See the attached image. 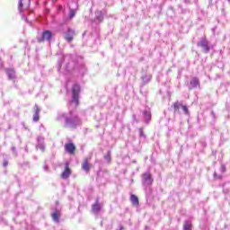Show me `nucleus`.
Returning <instances> with one entry per match:
<instances>
[{
    "label": "nucleus",
    "mask_w": 230,
    "mask_h": 230,
    "mask_svg": "<svg viewBox=\"0 0 230 230\" xmlns=\"http://www.w3.org/2000/svg\"><path fill=\"white\" fill-rule=\"evenodd\" d=\"M193 229V225L190 221H185L183 224V230H191Z\"/></svg>",
    "instance_id": "14"
},
{
    "label": "nucleus",
    "mask_w": 230,
    "mask_h": 230,
    "mask_svg": "<svg viewBox=\"0 0 230 230\" xmlns=\"http://www.w3.org/2000/svg\"><path fill=\"white\" fill-rule=\"evenodd\" d=\"M75 15H76V11L75 9H71L69 13V19H73Z\"/></svg>",
    "instance_id": "19"
},
{
    "label": "nucleus",
    "mask_w": 230,
    "mask_h": 230,
    "mask_svg": "<svg viewBox=\"0 0 230 230\" xmlns=\"http://www.w3.org/2000/svg\"><path fill=\"white\" fill-rule=\"evenodd\" d=\"M66 125H69V119H66Z\"/></svg>",
    "instance_id": "27"
},
{
    "label": "nucleus",
    "mask_w": 230,
    "mask_h": 230,
    "mask_svg": "<svg viewBox=\"0 0 230 230\" xmlns=\"http://www.w3.org/2000/svg\"><path fill=\"white\" fill-rule=\"evenodd\" d=\"M8 75H9L10 78H13V77H12V75H13V71H9Z\"/></svg>",
    "instance_id": "26"
},
{
    "label": "nucleus",
    "mask_w": 230,
    "mask_h": 230,
    "mask_svg": "<svg viewBox=\"0 0 230 230\" xmlns=\"http://www.w3.org/2000/svg\"><path fill=\"white\" fill-rule=\"evenodd\" d=\"M214 177H215V179H222V176H218V174H217V172L214 173Z\"/></svg>",
    "instance_id": "24"
},
{
    "label": "nucleus",
    "mask_w": 230,
    "mask_h": 230,
    "mask_svg": "<svg viewBox=\"0 0 230 230\" xmlns=\"http://www.w3.org/2000/svg\"><path fill=\"white\" fill-rule=\"evenodd\" d=\"M144 116H145L146 119H147V121H150V119H152V113H150L148 111H144Z\"/></svg>",
    "instance_id": "18"
},
{
    "label": "nucleus",
    "mask_w": 230,
    "mask_h": 230,
    "mask_svg": "<svg viewBox=\"0 0 230 230\" xmlns=\"http://www.w3.org/2000/svg\"><path fill=\"white\" fill-rule=\"evenodd\" d=\"M31 0H20L18 8L20 12H24L30 8Z\"/></svg>",
    "instance_id": "4"
},
{
    "label": "nucleus",
    "mask_w": 230,
    "mask_h": 230,
    "mask_svg": "<svg viewBox=\"0 0 230 230\" xmlns=\"http://www.w3.org/2000/svg\"><path fill=\"white\" fill-rule=\"evenodd\" d=\"M34 115H33V121H35L36 123L39 121V119H40V108L39 107V105L35 104L34 107Z\"/></svg>",
    "instance_id": "8"
},
{
    "label": "nucleus",
    "mask_w": 230,
    "mask_h": 230,
    "mask_svg": "<svg viewBox=\"0 0 230 230\" xmlns=\"http://www.w3.org/2000/svg\"><path fill=\"white\" fill-rule=\"evenodd\" d=\"M139 136L140 137H145V131H143V128L139 129Z\"/></svg>",
    "instance_id": "22"
},
{
    "label": "nucleus",
    "mask_w": 230,
    "mask_h": 230,
    "mask_svg": "<svg viewBox=\"0 0 230 230\" xmlns=\"http://www.w3.org/2000/svg\"><path fill=\"white\" fill-rule=\"evenodd\" d=\"M181 109L185 112V114H190V111L188 110V107L186 105H181Z\"/></svg>",
    "instance_id": "20"
},
{
    "label": "nucleus",
    "mask_w": 230,
    "mask_h": 230,
    "mask_svg": "<svg viewBox=\"0 0 230 230\" xmlns=\"http://www.w3.org/2000/svg\"><path fill=\"white\" fill-rule=\"evenodd\" d=\"M92 211L93 213H99V211H102L100 201L97 200L93 205H92Z\"/></svg>",
    "instance_id": "12"
},
{
    "label": "nucleus",
    "mask_w": 230,
    "mask_h": 230,
    "mask_svg": "<svg viewBox=\"0 0 230 230\" xmlns=\"http://www.w3.org/2000/svg\"><path fill=\"white\" fill-rule=\"evenodd\" d=\"M65 150L70 155H75V152H76V146L74 143H66L65 144Z\"/></svg>",
    "instance_id": "5"
},
{
    "label": "nucleus",
    "mask_w": 230,
    "mask_h": 230,
    "mask_svg": "<svg viewBox=\"0 0 230 230\" xmlns=\"http://www.w3.org/2000/svg\"><path fill=\"white\" fill-rule=\"evenodd\" d=\"M172 107L174 109V112H177V111H179V109H181V105L179 102H176L172 104Z\"/></svg>",
    "instance_id": "16"
},
{
    "label": "nucleus",
    "mask_w": 230,
    "mask_h": 230,
    "mask_svg": "<svg viewBox=\"0 0 230 230\" xmlns=\"http://www.w3.org/2000/svg\"><path fill=\"white\" fill-rule=\"evenodd\" d=\"M61 215L60 210H55L51 215L52 220L57 223L60 222Z\"/></svg>",
    "instance_id": "11"
},
{
    "label": "nucleus",
    "mask_w": 230,
    "mask_h": 230,
    "mask_svg": "<svg viewBox=\"0 0 230 230\" xmlns=\"http://www.w3.org/2000/svg\"><path fill=\"white\" fill-rule=\"evenodd\" d=\"M198 46H200L201 48H204L207 49V51H209V47L208 46V42L206 41H201L200 43L198 44Z\"/></svg>",
    "instance_id": "15"
},
{
    "label": "nucleus",
    "mask_w": 230,
    "mask_h": 230,
    "mask_svg": "<svg viewBox=\"0 0 230 230\" xmlns=\"http://www.w3.org/2000/svg\"><path fill=\"white\" fill-rule=\"evenodd\" d=\"M104 159L107 161V163H111V151H108L106 155L104 156Z\"/></svg>",
    "instance_id": "17"
},
{
    "label": "nucleus",
    "mask_w": 230,
    "mask_h": 230,
    "mask_svg": "<svg viewBox=\"0 0 230 230\" xmlns=\"http://www.w3.org/2000/svg\"><path fill=\"white\" fill-rule=\"evenodd\" d=\"M52 33L49 31H45L42 33V37L40 39H38V42H44V40H51Z\"/></svg>",
    "instance_id": "7"
},
{
    "label": "nucleus",
    "mask_w": 230,
    "mask_h": 230,
    "mask_svg": "<svg viewBox=\"0 0 230 230\" xmlns=\"http://www.w3.org/2000/svg\"><path fill=\"white\" fill-rule=\"evenodd\" d=\"M102 14V12H101ZM97 21H103V15L96 16Z\"/></svg>",
    "instance_id": "23"
},
{
    "label": "nucleus",
    "mask_w": 230,
    "mask_h": 230,
    "mask_svg": "<svg viewBox=\"0 0 230 230\" xmlns=\"http://www.w3.org/2000/svg\"><path fill=\"white\" fill-rule=\"evenodd\" d=\"M80 85L79 84H74L72 87V101L71 103H75V107H78L80 105Z\"/></svg>",
    "instance_id": "1"
},
{
    "label": "nucleus",
    "mask_w": 230,
    "mask_h": 230,
    "mask_svg": "<svg viewBox=\"0 0 230 230\" xmlns=\"http://www.w3.org/2000/svg\"><path fill=\"white\" fill-rule=\"evenodd\" d=\"M3 166L4 167V168H6V166H8V161H4V164H3Z\"/></svg>",
    "instance_id": "25"
},
{
    "label": "nucleus",
    "mask_w": 230,
    "mask_h": 230,
    "mask_svg": "<svg viewBox=\"0 0 230 230\" xmlns=\"http://www.w3.org/2000/svg\"><path fill=\"white\" fill-rule=\"evenodd\" d=\"M142 182L143 184H146L147 186H152L154 183V179L152 178V173L149 172L142 174Z\"/></svg>",
    "instance_id": "3"
},
{
    "label": "nucleus",
    "mask_w": 230,
    "mask_h": 230,
    "mask_svg": "<svg viewBox=\"0 0 230 230\" xmlns=\"http://www.w3.org/2000/svg\"><path fill=\"white\" fill-rule=\"evenodd\" d=\"M226 170L227 169H226V165L225 164H221V166H220L221 173H226Z\"/></svg>",
    "instance_id": "21"
},
{
    "label": "nucleus",
    "mask_w": 230,
    "mask_h": 230,
    "mask_svg": "<svg viewBox=\"0 0 230 230\" xmlns=\"http://www.w3.org/2000/svg\"><path fill=\"white\" fill-rule=\"evenodd\" d=\"M190 87L191 89H197V87H200V82L199 81V78L193 77L190 80Z\"/></svg>",
    "instance_id": "10"
},
{
    "label": "nucleus",
    "mask_w": 230,
    "mask_h": 230,
    "mask_svg": "<svg viewBox=\"0 0 230 230\" xmlns=\"http://www.w3.org/2000/svg\"><path fill=\"white\" fill-rule=\"evenodd\" d=\"M130 200L133 206H139V199L137 198V196L132 194L130 197Z\"/></svg>",
    "instance_id": "13"
},
{
    "label": "nucleus",
    "mask_w": 230,
    "mask_h": 230,
    "mask_svg": "<svg viewBox=\"0 0 230 230\" xmlns=\"http://www.w3.org/2000/svg\"><path fill=\"white\" fill-rule=\"evenodd\" d=\"M92 157L93 155L85 157L81 164L82 170H84V172H86V173H89V172H91V168H93V164H91Z\"/></svg>",
    "instance_id": "2"
},
{
    "label": "nucleus",
    "mask_w": 230,
    "mask_h": 230,
    "mask_svg": "<svg viewBox=\"0 0 230 230\" xmlns=\"http://www.w3.org/2000/svg\"><path fill=\"white\" fill-rule=\"evenodd\" d=\"M75 35V32L73 29H68L66 35H65V39L66 40H67V42H73L74 40V37Z\"/></svg>",
    "instance_id": "6"
},
{
    "label": "nucleus",
    "mask_w": 230,
    "mask_h": 230,
    "mask_svg": "<svg viewBox=\"0 0 230 230\" xmlns=\"http://www.w3.org/2000/svg\"><path fill=\"white\" fill-rule=\"evenodd\" d=\"M71 175V168H69V164H66L65 170L61 173V179H69Z\"/></svg>",
    "instance_id": "9"
}]
</instances>
